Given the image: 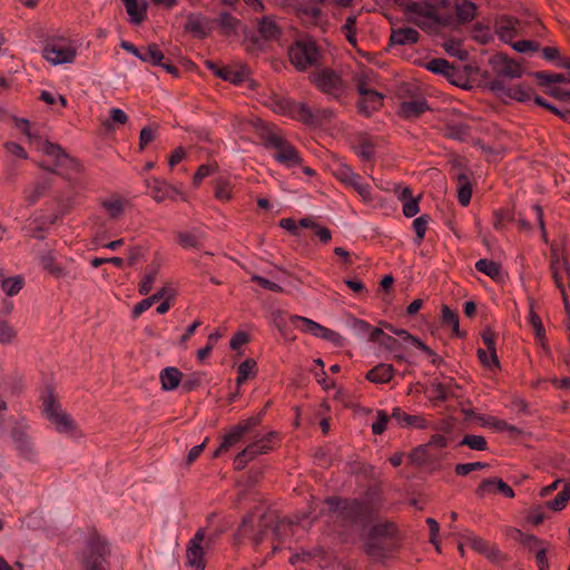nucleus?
<instances>
[{
    "instance_id": "f257e3e1",
    "label": "nucleus",
    "mask_w": 570,
    "mask_h": 570,
    "mask_svg": "<svg viewBox=\"0 0 570 570\" xmlns=\"http://www.w3.org/2000/svg\"><path fill=\"white\" fill-rule=\"evenodd\" d=\"M324 503L330 513L336 514V522L345 531L355 527L365 529L373 519L372 503L362 499L331 495L324 499Z\"/></svg>"
},
{
    "instance_id": "f03ea898",
    "label": "nucleus",
    "mask_w": 570,
    "mask_h": 570,
    "mask_svg": "<svg viewBox=\"0 0 570 570\" xmlns=\"http://www.w3.org/2000/svg\"><path fill=\"white\" fill-rule=\"evenodd\" d=\"M255 132L263 146L267 149H275L274 158L286 167L299 166L303 163L298 150L285 137L274 131V126L262 119L253 122Z\"/></svg>"
},
{
    "instance_id": "7ed1b4c3",
    "label": "nucleus",
    "mask_w": 570,
    "mask_h": 570,
    "mask_svg": "<svg viewBox=\"0 0 570 570\" xmlns=\"http://www.w3.org/2000/svg\"><path fill=\"white\" fill-rule=\"evenodd\" d=\"M266 105L275 112L289 117L308 127H318L323 120L331 115L327 109H317L313 111L305 102H297L289 97L273 94L269 96Z\"/></svg>"
},
{
    "instance_id": "20e7f679",
    "label": "nucleus",
    "mask_w": 570,
    "mask_h": 570,
    "mask_svg": "<svg viewBox=\"0 0 570 570\" xmlns=\"http://www.w3.org/2000/svg\"><path fill=\"white\" fill-rule=\"evenodd\" d=\"M278 515L275 511H265L258 520L257 531L254 533V513H247L243 517L242 523L239 524L234 537L237 543L244 538H250L255 548H257L266 538L269 530H273L275 535H278Z\"/></svg>"
},
{
    "instance_id": "39448f33",
    "label": "nucleus",
    "mask_w": 570,
    "mask_h": 570,
    "mask_svg": "<svg viewBox=\"0 0 570 570\" xmlns=\"http://www.w3.org/2000/svg\"><path fill=\"white\" fill-rule=\"evenodd\" d=\"M308 79L321 92L342 102L347 87L342 76L334 69L326 67L315 70L308 76Z\"/></svg>"
},
{
    "instance_id": "423d86ee",
    "label": "nucleus",
    "mask_w": 570,
    "mask_h": 570,
    "mask_svg": "<svg viewBox=\"0 0 570 570\" xmlns=\"http://www.w3.org/2000/svg\"><path fill=\"white\" fill-rule=\"evenodd\" d=\"M291 63L298 71H305L321 63L322 53L314 40H296L288 48Z\"/></svg>"
},
{
    "instance_id": "0eeeda50",
    "label": "nucleus",
    "mask_w": 570,
    "mask_h": 570,
    "mask_svg": "<svg viewBox=\"0 0 570 570\" xmlns=\"http://www.w3.org/2000/svg\"><path fill=\"white\" fill-rule=\"evenodd\" d=\"M47 397L43 399V413L48 420L55 424L56 429L61 433H71L76 429L75 422L65 411L60 410L55 390L47 386Z\"/></svg>"
},
{
    "instance_id": "6e6552de",
    "label": "nucleus",
    "mask_w": 570,
    "mask_h": 570,
    "mask_svg": "<svg viewBox=\"0 0 570 570\" xmlns=\"http://www.w3.org/2000/svg\"><path fill=\"white\" fill-rule=\"evenodd\" d=\"M489 65L494 75V80H501L502 82H507L505 79L520 78L523 73L521 65L503 52L490 57Z\"/></svg>"
},
{
    "instance_id": "1a4fd4ad",
    "label": "nucleus",
    "mask_w": 570,
    "mask_h": 570,
    "mask_svg": "<svg viewBox=\"0 0 570 570\" xmlns=\"http://www.w3.org/2000/svg\"><path fill=\"white\" fill-rule=\"evenodd\" d=\"M65 38H50L43 47V57L53 65L72 62L77 56V49L71 45H61Z\"/></svg>"
},
{
    "instance_id": "9d476101",
    "label": "nucleus",
    "mask_w": 570,
    "mask_h": 570,
    "mask_svg": "<svg viewBox=\"0 0 570 570\" xmlns=\"http://www.w3.org/2000/svg\"><path fill=\"white\" fill-rule=\"evenodd\" d=\"M139 60H141L142 62L150 63L151 66H159L175 78H178L180 76L179 69L175 65H173L169 59L165 58L164 52L155 42L149 43L146 47H141Z\"/></svg>"
},
{
    "instance_id": "9b49d317",
    "label": "nucleus",
    "mask_w": 570,
    "mask_h": 570,
    "mask_svg": "<svg viewBox=\"0 0 570 570\" xmlns=\"http://www.w3.org/2000/svg\"><path fill=\"white\" fill-rule=\"evenodd\" d=\"M291 320L293 324L301 322L303 324L302 331L305 333H311L315 337H321L326 341H330L336 346L343 345V337L338 333L314 322L313 320L303 316H292Z\"/></svg>"
},
{
    "instance_id": "f8f14e48",
    "label": "nucleus",
    "mask_w": 570,
    "mask_h": 570,
    "mask_svg": "<svg viewBox=\"0 0 570 570\" xmlns=\"http://www.w3.org/2000/svg\"><path fill=\"white\" fill-rule=\"evenodd\" d=\"M489 91L493 92L498 97H508L520 102H525L532 98V89L523 85H517L508 87L507 82L501 80H494L489 86Z\"/></svg>"
},
{
    "instance_id": "ddd939ff",
    "label": "nucleus",
    "mask_w": 570,
    "mask_h": 570,
    "mask_svg": "<svg viewBox=\"0 0 570 570\" xmlns=\"http://www.w3.org/2000/svg\"><path fill=\"white\" fill-rule=\"evenodd\" d=\"M204 540L205 530L198 529L195 535L189 540L186 550L187 566L195 568V570H205L206 568L205 552L202 547Z\"/></svg>"
},
{
    "instance_id": "4468645a",
    "label": "nucleus",
    "mask_w": 570,
    "mask_h": 570,
    "mask_svg": "<svg viewBox=\"0 0 570 570\" xmlns=\"http://www.w3.org/2000/svg\"><path fill=\"white\" fill-rule=\"evenodd\" d=\"M42 153L55 159L56 166H66L75 171L81 170V165L75 157L69 156L58 144L46 140L42 145Z\"/></svg>"
},
{
    "instance_id": "2eb2a0df",
    "label": "nucleus",
    "mask_w": 570,
    "mask_h": 570,
    "mask_svg": "<svg viewBox=\"0 0 570 570\" xmlns=\"http://www.w3.org/2000/svg\"><path fill=\"white\" fill-rule=\"evenodd\" d=\"M400 547V542L396 541H385L381 539H373L367 538L364 543V551L365 553L377 560V561H384L390 557V554L397 550Z\"/></svg>"
},
{
    "instance_id": "dca6fc26",
    "label": "nucleus",
    "mask_w": 570,
    "mask_h": 570,
    "mask_svg": "<svg viewBox=\"0 0 570 570\" xmlns=\"http://www.w3.org/2000/svg\"><path fill=\"white\" fill-rule=\"evenodd\" d=\"M497 492L502 493L509 499H512L515 495L514 490L502 479L497 476L482 480L475 489V494L480 499H483L487 494Z\"/></svg>"
},
{
    "instance_id": "f3484780",
    "label": "nucleus",
    "mask_w": 570,
    "mask_h": 570,
    "mask_svg": "<svg viewBox=\"0 0 570 570\" xmlns=\"http://www.w3.org/2000/svg\"><path fill=\"white\" fill-rule=\"evenodd\" d=\"M383 101L384 95L377 90L373 89L362 94L356 102L357 112L368 118L383 107Z\"/></svg>"
},
{
    "instance_id": "a211bd4d",
    "label": "nucleus",
    "mask_w": 570,
    "mask_h": 570,
    "mask_svg": "<svg viewBox=\"0 0 570 570\" xmlns=\"http://www.w3.org/2000/svg\"><path fill=\"white\" fill-rule=\"evenodd\" d=\"M454 167L461 169L455 175V180L458 184V200L462 206H468L472 197V173L466 167H461V165L459 164L455 165Z\"/></svg>"
},
{
    "instance_id": "6ab92c4d",
    "label": "nucleus",
    "mask_w": 570,
    "mask_h": 570,
    "mask_svg": "<svg viewBox=\"0 0 570 570\" xmlns=\"http://www.w3.org/2000/svg\"><path fill=\"white\" fill-rule=\"evenodd\" d=\"M209 22V19L202 14L196 16L190 13L187 16V22L184 26V30L198 39H205L212 33Z\"/></svg>"
},
{
    "instance_id": "aec40b11",
    "label": "nucleus",
    "mask_w": 570,
    "mask_h": 570,
    "mask_svg": "<svg viewBox=\"0 0 570 570\" xmlns=\"http://www.w3.org/2000/svg\"><path fill=\"white\" fill-rule=\"evenodd\" d=\"M519 23V20L514 17L507 14L499 16L494 21L495 33L501 40L507 42L511 41L518 35L517 28Z\"/></svg>"
},
{
    "instance_id": "412c9836",
    "label": "nucleus",
    "mask_w": 570,
    "mask_h": 570,
    "mask_svg": "<svg viewBox=\"0 0 570 570\" xmlns=\"http://www.w3.org/2000/svg\"><path fill=\"white\" fill-rule=\"evenodd\" d=\"M356 145L352 148L354 153L364 161H372L375 158L376 144L366 132H361L356 137Z\"/></svg>"
},
{
    "instance_id": "4be33fe9",
    "label": "nucleus",
    "mask_w": 570,
    "mask_h": 570,
    "mask_svg": "<svg viewBox=\"0 0 570 570\" xmlns=\"http://www.w3.org/2000/svg\"><path fill=\"white\" fill-rule=\"evenodd\" d=\"M420 37V32L411 27L392 29L387 47L415 45Z\"/></svg>"
},
{
    "instance_id": "5701e85b",
    "label": "nucleus",
    "mask_w": 570,
    "mask_h": 570,
    "mask_svg": "<svg viewBox=\"0 0 570 570\" xmlns=\"http://www.w3.org/2000/svg\"><path fill=\"white\" fill-rule=\"evenodd\" d=\"M367 538L381 539L385 541H396L399 540V529L396 524L392 521H385L383 523L374 524L367 534Z\"/></svg>"
},
{
    "instance_id": "b1692460",
    "label": "nucleus",
    "mask_w": 570,
    "mask_h": 570,
    "mask_svg": "<svg viewBox=\"0 0 570 570\" xmlns=\"http://www.w3.org/2000/svg\"><path fill=\"white\" fill-rule=\"evenodd\" d=\"M391 417L397 422L400 426L406 428H416L420 430H424L428 428V421L422 415H411L405 413L400 407H394L392 410Z\"/></svg>"
},
{
    "instance_id": "393cba45",
    "label": "nucleus",
    "mask_w": 570,
    "mask_h": 570,
    "mask_svg": "<svg viewBox=\"0 0 570 570\" xmlns=\"http://www.w3.org/2000/svg\"><path fill=\"white\" fill-rule=\"evenodd\" d=\"M394 372L392 364L380 363L366 372L365 379L371 383L384 384L393 380Z\"/></svg>"
},
{
    "instance_id": "a878e982",
    "label": "nucleus",
    "mask_w": 570,
    "mask_h": 570,
    "mask_svg": "<svg viewBox=\"0 0 570 570\" xmlns=\"http://www.w3.org/2000/svg\"><path fill=\"white\" fill-rule=\"evenodd\" d=\"M146 185L150 189L151 196L157 203H161L166 197H171L170 193H178V189L175 186L157 178L147 179Z\"/></svg>"
},
{
    "instance_id": "bb28decb",
    "label": "nucleus",
    "mask_w": 570,
    "mask_h": 570,
    "mask_svg": "<svg viewBox=\"0 0 570 570\" xmlns=\"http://www.w3.org/2000/svg\"><path fill=\"white\" fill-rule=\"evenodd\" d=\"M426 110H430L426 99L411 100L401 102L399 114L403 118H417Z\"/></svg>"
},
{
    "instance_id": "cd10ccee",
    "label": "nucleus",
    "mask_w": 570,
    "mask_h": 570,
    "mask_svg": "<svg viewBox=\"0 0 570 570\" xmlns=\"http://www.w3.org/2000/svg\"><path fill=\"white\" fill-rule=\"evenodd\" d=\"M248 75H250V70L246 66H240L237 68L232 66H224V69L219 71L220 79L236 86L245 82Z\"/></svg>"
},
{
    "instance_id": "c85d7f7f",
    "label": "nucleus",
    "mask_w": 570,
    "mask_h": 570,
    "mask_svg": "<svg viewBox=\"0 0 570 570\" xmlns=\"http://www.w3.org/2000/svg\"><path fill=\"white\" fill-rule=\"evenodd\" d=\"M183 376V372L177 367L169 366L164 368L159 375L161 389L165 391L176 390L179 386Z\"/></svg>"
},
{
    "instance_id": "c756f323",
    "label": "nucleus",
    "mask_w": 570,
    "mask_h": 570,
    "mask_svg": "<svg viewBox=\"0 0 570 570\" xmlns=\"http://www.w3.org/2000/svg\"><path fill=\"white\" fill-rule=\"evenodd\" d=\"M130 21L135 24H140L147 18L148 3L142 1L138 3L137 0H122Z\"/></svg>"
},
{
    "instance_id": "7c9ffc66",
    "label": "nucleus",
    "mask_w": 570,
    "mask_h": 570,
    "mask_svg": "<svg viewBox=\"0 0 570 570\" xmlns=\"http://www.w3.org/2000/svg\"><path fill=\"white\" fill-rule=\"evenodd\" d=\"M214 22L218 24L220 33L226 37L236 35L237 28L240 24L239 19L226 11L220 12L218 17L214 19Z\"/></svg>"
},
{
    "instance_id": "2f4dec72",
    "label": "nucleus",
    "mask_w": 570,
    "mask_h": 570,
    "mask_svg": "<svg viewBox=\"0 0 570 570\" xmlns=\"http://www.w3.org/2000/svg\"><path fill=\"white\" fill-rule=\"evenodd\" d=\"M258 32L267 41L277 40L282 36V29L276 24L275 20L267 16L258 21Z\"/></svg>"
},
{
    "instance_id": "473e14b6",
    "label": "nucleus",
    "mask_w": 570,
    "mask_h": 570,
    "mask_svg": "<svg viewBox=\"0 0 570 570\" xmlns=\"http://www.w3.org/2000/svg\"><path fill=\"white\" fill-rule=\"evenodd\" d=\"M88 547L90 549L89 556H95L96 558L106 560V558L110 554L108 542L102 539L96 531L90 534Z\"/></svg>"
},
{
    "instance_id": "72a5a7b5",
    "label": "nucleus",
    "mask_w": 570,
    "mask_h": 570,
    "mask_svg": "<svg viewBox=\"0 0 570 570\" xmlns=\"http://www.w3.org/2000/svg\"><path fill=\"white\" fill-rule=\"evenodd\" d=\"M478 7L470 0H463L455 3L456 20L459 24H465L472 21L476 16Z\"/></svg>"
},
{
    "instance_id": "f704fd0d",
    "label": "nucleus",
    "mask_w": 570,
    "mask_h": 570,
    "mask_svg": "<svg viewBox=\"0 0 570 570\" xmlns=\"http://www.w3.org/2000/svg\"><path fill=\"white\" fill-rule=\"evenodd\" d=\"M237 373L236 385L240 389L247 380L256 377L257 362L252 357L245 360L238 365Z\"/></svg>"
},
{
    "instance_id": "c9c22d12",
    "label": "nucleus",
    "mask_w": 570,
    "mask_h": 570,
    "mask_svg": "<svg viewBox=\"0 0 570 570\" xmlns=\"http://www.w3.org/2000/svg\"><path fill=\"white\" fill-rule=\"evenodd\" d=\"M529 322L534 330V335L537 340L540 342L541 346L546 348L547 346V337L546 330L543 327L541 317L534 311V301H530V311H529Z\"/></svg>"
},
{
    "instance_id": "e433bc0d",
    "label": "nucleus",
    "mask_w": 570,
    "mask_h": 570,
    "mask_svg": "<svg viewBox=\"0 0 570 570\" xmlns=\"http://www.w3.org/2000/svg\"><path fill=\"white\" fill-rule=\"evenodd\" d=\"M475 268L493 281H498L501 277V265L494 261L481 258L475 263Z\"/></svg>"
},
{
    "instance_id": "4c0bfd02",
    "label": "nucleus",
    "mask_w": 570,
    "mask_h": 570,
    "mask_svg": "<svg viewBox=\"0 0 570 570\" xmlns=\"http://www.w3.org/2000/svg\"><path fill=\"white\" fill-rule=\"evenodd\" d=\"M537 79L540 87H548L551 83H568L567 76L563 73H549L547 71H534L531 73Z\"/></svg>"
},
{
    "instance_id": "58836bf2",
    "label": "nucleus",
    "mask_w": 570,
    "mask_h": 570,
    "mask_svg": "<svg viewBox=\"0 0 570 570\" xmlns=\"http://www.w3.org/2000/svg\"><path fill=\"white\" fill-rule=\"evenodd\" d=\"M444 136L450 139L465 141L470 136V126L466 124L446 125Z\"/></svg>"
},
{
    "instance_id": "ea45409f",
    "label": "nucleus",
    "mask_w": 570,
    "mask_h": 570,
    "mask_svg": "<svg viewBox=\"0 0 570 570\" xmlns=\"http://www.w3.org/2000/svg\"><path fill=\"white\" fill-rule=\"evenodd\" d=\"M481 337L483 340V343L485 344L490 355H491V362L493 366L500 367V362L497 355V347H495V333L490 327L485 328Z\"/></svg>"
},
{
    "instance_id": "a19ab883",
    "label": "nucleus",
    "mask_w": 570,
    "mask_h": 570,
    "mask_svg": "<svg viewBox=\"0 0 570 570\" xmlns=\"http://www.w3.org/2000/svg\"><path fill=\"white\" fill-rule=\"evenodd\" d=\"M52 187V179L51 178H45L38 183H36L35 188L30 193V195L27 196V202L30 205L36 204L42 196H45Z\"/></svg>"
},
{
    "instance_id": "79ce46f5",
    "label": "nucleus",
    "mask_w": 570,
    "mask_h": 570,
    "mask_svg": "<svg viewBox=\"0 0 570 570\" xmlns=\"http://www.w3.org/2000/svg\"><path fill=\"white\" fill-rule=\"evenodd\" d=\"M158 272H159V265H154L151 264L149 266V271L146 273V275L142 277L140 284H139V287H138V292L140 295H148L151 289H153V285L156 281V277L158 275Z\"/></svg>"
},
{
    "instance_id": "37998d69",
    "label": "nucleus",
    "mask_w": 570,
    "mask_h": 570,
    "mask_svg": "<svg viewBox=\"0 0 570 570\" xmlns=\"http://www.w3.org/2000/svg\"><path fill=\"white\" fill-rule=\"evenodd\" d=\"M459 445H466L471 450L485 451L488 449V442L484 436L475 434H465L460 441Z\"/></svg>"
},
{
    "instance_id": "c03bdc74",
    "label": "nucleus",
    "mask_w": 570,
    "mask_h": 570,
    "mask_svg": "<svg viewBox=\"0 0 570 570\" xmlns=\"http://www.w3.org/2000/svg\"><path fill=\"white\" fill-rule=\"evenodd\" d=\"M435 7H436L435 4H433L432 2H429V1H422V2L411 1V3L409 4L407 12L414 13L420 17H424L426 19H431L430 12H433Z\"/></svg>"
},
{
    "instance_id": "a18cd8bd",
    "label": "nucleus",
    "mask_w": 570,
    "mask_h": 570,
    "mask_svg": "<svg viewBox=\"0 0 570 570\" xmlns=\"http://www.w3.org/2000/svg\"><path fill=\"white\" fill-rule=\"evenodd\" d=\"M429 444H421L414 448L407 455L410 463L422 466L429 462L428 458Z\"/></svg>"
},
{
    "instance_id": "49530a36",
    "label": "nucleus",
    "mask_w": 570,
    "mask_h": 570,
    "mask_svg": "<svg viewBox=\"0 0 570 570\" xmlns=\"http://www.w3.org/2000/svg\"><path fill=\"white\" fill-rule=\"evenodd\" d=\"M244 435L242 430L237 425H234L232 430L223 436L220 449L229 450L232 446L236 445Z\"/></svg>"
},
{
    "instance_id": "de8ad7c7",
    "label": "nucleus",
    "mask_w": 570,
    "mask_h": 570,
    "mask_svg": "<svg viewBox=\"0 0 570 570\" xmlns=\"http://www.w3.org/2000/svg\"><path fill=\"white\" fill-rule=\"evenodd\" d=\"M233 187L227 179H217L215 183V198L228 202L232 199Z\"/></svg>"
},
{
    "instance_id": "09e8293b",
    "label": "nucleus",
    "mask_w": 570,
    "mask_h": 570,
    "mask_svg": "<svg viewBox=\"0 0 570 570\" xmlns=\"http://www.w3.org/2000/svg\"><path fill=\"white\" fill-rule=\"evenodd\" d=\"M424 67L426 70L435 75H442L444 77L445 73H448V70L451 69V62L444 58H433L432 60L428 61Z\"/></svg>"
},
{
    "instance_id": "8fccbe9b",
    "label": "nucleus",
    "mask_w": 570,
    "mask_h": 570,
    "mask_svg": "<svg viewBox=\"0 0 570 570\" xmlns=\"http://www.w3.org/2000/svg\"><path fill=\"white\" fill-rule=\"evenodd\" d=\"M444 77L446 78V80L450 83H452L456 87L464 88V89L470 88L465 83L466 82L465 75L453 63H451V69L448 70V73H445Z\"/></svg>"
},
{
    "instance_id": "3c124183",
    "label": "nucleus",
    "mask_w": 570,
    "mask_h": 570,
    "mask_svg": "<svg viewBox=\"0 0 570 570\" xmlns=\"http://www.w3.org/2000/svg\"><path fill=\"white\" fill-rule=\"evenodd\" d=\"M177 242L183 248H200L202 243L199 237H197L193 233L188 232H177L176 233Z\"/></svg>"
},
{
    "instance_id": "603ef678",
    "label": "nucleus",
    "mask_w": 570,
    "mask_h": 570,
    "mask_svg": "<svg viewBox=\"0 0 570 570\" xmlns=\"http://www.w3.org/2000/svg\"><path fill=\"white\" fill-rule=\"evenodd\" d=\"M342 31L345 35L346 40L353 47H356V16H348L345 20Z\"/></svg>"
},
{
    "instance_id": "864d4df0",
    "label": "nucleus",
    "mask_w": 570,
    "mask_h": 570,
    "mask_svg": "<svg viewBox=\"0 0 570 570\" xmlns=\"http://www.w3.org/2000/svg\"><path fill=\"white\" fill-rule=\"evenodd\" d=\"M493 227L500 230L505 226V223H511L514 220V213L510 209L501 208L493 213Z\"/></svg>"
},
{
    "instance_id": "5fc2aeb1",
    "label": "nucleus",
    "mask_w": 570,
    "mask_h": 570,
    "mask_svg": "<svg viewBox=\"0 0 570 570\" xmlns=\"http://www.w3.org/2000/svg\"><path fill=\"white\" fill-rule=\"evenodd\" d=\"M22 278L20 276L8 277L2 281L1 287L8 296H13L22 288Z\"/></svg>"
},
{
    "instance_id": "6e6d98bb",
    "label": "nucleus",
    "mask_w": 570,
    "mask_h": 570,
    "mask_svg": "<svg viewBox=\"0 0 570 570\" xmlns=\"http://www.w3.org/2000/svg\"><path fill=\"white\" fill-rule=\"evenodd\" d=\"M430 220L429 215H422L414 219L413 222V228L415 230V243L420 245L424 238L425 232L428 229V224Z\"/></svg>"
},
{
    "instance_id": "4d7b16f0",
    "label": "nucleus",
    "mask_w": 570,
    "mask_h": 570,
    "mask_svg": "<svg viewBox=\"0 0 570 570\" xmlns=\"http://www.w3.org/2000/svg\"><path fill=\"white\" fill-rule=\"evenodd\" d=\"M159 128L158 125H155V127L146 126L140 130L139 134V150L142 151L145 148L156 138L157 129Z\"/></svg>"
},
{
    "instance_id": "13d9d810",
    "label": "nucleus",
    "mask_w": 570,
    "mask_h": 570,
    "mask_svg": "<svg viewBox=\"0 0 570 570\" xmlns=\"http://www.w3.org/2000/svg\"><path fill=\"white\" fill-rule=\"evenodd\" d=\"M345 185L352 187L364 199H371L370 185L362 183V177L358 174L355 179H351Z\"/></svg>"
},
{
    "instance_id": "bf43d9fd",
    "label": "nucleus",
    "mask_w": 570,
    "mask_h": 570,
    "mask_svg": "<svg viewBox=\"0 0 570 570\" xmlns=\"http://www.w3.org/2000/svg\"><path fill=\"white\" fill-rule=\"evenodd\" d=\"M333 175L337 180L343 183L344 185L350 181L351 179L356 178V173L353 171V169L346 165V164H340L334 170Z\"/></svg>"
},
{
    "instance_id": "052dcab7",
    "label": "nucleus",
    "mask_w": 570,
    "mask_h": 570,
    "mask_svg": "<svg viewBox=\"0 0 570 570\" xmlns=\"http://www.w3.org/2000/svg\"><path fill=\"white\" fill-rule=\"evenodd\" d=\"M204 375L205 374L202 372H194V373L187 375L185 377V380L183 381V385H181L183 390L186 393H189V392L196 390L197 387H199L202 385Z\"/></svg>"
},
{
    "instance_id": "680f3d73",
    "label": "nucleus",
    "mask_w": 570,
    "mask_h": 570,
    "mask_svg": "<svg viewBox=\"0 0 570 570\" xmlns=\"http://www.w3.org/2000/svg\"><path fill=\"white\" fill-rule=\"evenodd\" d=\"M465 69L469 70L470 73L479 75L481 78L479 87L489 90L490 83L494 81V78H492V71L490 72L488 70H482L478 66H465Z\"/></svg>"
},
{
    "instance_id": "e2e57ef3",
    "label": "nucleus",
    "mask_w": 570,
    "mask_h": 570,
    "mask_svg": "<svg viewBox=\"0 0 570 570\" xmlns=\"http://www.w3.org/2000/svg\"><path fill=\"white\" fill-rule=\"evenodd\" d=\"M101 206L108 212L110 218L116 219L124 213V204L122 200H104Z\"/></svg>"
},
{
    "instance_id": "0e129e2a",
    "label": "nucleus",
    "mask_w": 570,
    "mask_h": 570,
    "mask_svg": "<svg viewBox=\"0 0 570 570\" xmlns=\"http://www.w3.org/2000/svg\"><path fill=\"white\" fill-rule=\"evenodd\" d=\"M353 81L356 87V91L358 95L366 94L367 91H371L370 88V72L368 71H362L360 73H356L353 77Z\"/></svg>"
},
{
    "instance_id": "69168bd1",
    "label": "nucleus",
    "mask_w": 570,
    "mask_h": 570,
    "mask_svg": "<svg viewBox=\"0 0 570 570\" xmlns=\"http://www.w3.org/2000/svg\"><path fill=\"white\" fill-rule=\"evenodd\" d=\"M216 170V166L209 164L200 165L193 176V185L194 187H198L204 178L210 176Z\"/></svg>"
},
{
    "instance_id": "338daca9",
    "label": "nucleus",
    "mask_w": 570,
    "mask_h": 570,
    "mask_svg": "<svg viewBox=\"0 0 570 570\" xmlns=\"http://www.w3.org/2000/svg\"><path fill=\"white\" fill-rule=\"evenodd\" d=\"M17 337L16 330L9 324L8 321H0V343L9 344Z\"/></svg>"
},
{
    "instance_id": "774afa93",
    "label": "nucleus",
    "mask_w": 570,
    "mask_h": 570,
    "mask_svg": "<svg viewBox=\"0 0 570 570\" xmlns=\"http://www.w3.org/2000/svg\"><path fill=\"white\" fill-rule=\"evenodd\" d=\"M42 267L51 273L52 275L59 277L63 275V268L59 266L52 255H46L41 259Z\"/></svg>"
}]
</instances>
